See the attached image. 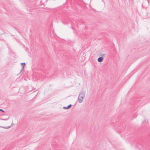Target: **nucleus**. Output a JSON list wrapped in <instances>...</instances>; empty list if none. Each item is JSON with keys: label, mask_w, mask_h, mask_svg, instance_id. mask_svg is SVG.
Returning <instances> with one entry per match:
<instances>
[{"label": "nucleus", "mask_w": 150, "mask_h": 150, "mask_svg": "<svg viewBox=\"0 0 150 150\" xmlns=\"http://www.w3.org/2000/svg\"><path fill=\"white\" fill-rule=\"evenodd\" d=\"M86 92L84 91H82L79 95L78 97V100L79 103H81L83 100V98L85 96Z\"/></svg>", "instance_id": "obj_1"}, {"label": "nucleus", "mask_w": 150, "mask_h": 150, "mask_svg": "<svg viewBox=\"0 0 150 150\" xmlns=\"http://www.w3.org/2000/svg\"><path fill=\"white\" fill-rule=\"evenodd\" d=\"M137 148L140 150H150V146L146 147L145 146H144L141 144L138 146Z\"/></svg>", "instance_id": "obj_2"}, {"label": "nucleus", "mask_w": 150, "mask_h": 150, "mask_svg": "<svg viewBox=\"0 0 150 150\" xmlns=\"http://www.w3.org/2000/svg\"><path fill=\"white\" fill-rule=\"evenodd\" d=\"M21 64L22 67V68L21 70L20 71V72L18 74H19L22 72L24 69V66L25 65V63H21Z\"/></svg>", "instance_id": "obj_3"}, {"label": "nucleus", "mask_w": 150, "mask_h": 150, "mask_svg": "<svg viewBox=\"0 0 150 150\" xmlns=\"http://www.w3.org/2000/svg\"><path fill=\"white\" fill-rule=\"evenodd\" d=\"M103 59V57H99L97 59V61L99 62H102Z\"/></svg>", "instance_id": "obj_4"}, {"label": "nucleus", "mask_w": 150, "mask_h": 150, "mask_svg": "<svg viewBox=\"0 0 150 150\" xmlns=\"http://www.w3.org/2000/svg\"><path fill=\"white\" fill-rule=\"evenodd\" d=\"M72 106V105L70 104L67 106V107H64L63 108L64 109H68L70 108Z\"/></svg>", "instance_id": "obj_5"}, {"label": "nucleus", "mask_w": 150, "mask_h": 150, "mask_svg": "<svg viewBox=\"0 0 150 150\" xmlns=\"http://www.w3.org/2000/svg\"><path fill=\"white\" fill-rule=\"evenodd\" d=\"M11 127V126H8V127H5V129H8L10 128Z\"/></svg>", "instance_id": "obj_6"}, {"label": "nucleus", "mask_w": 150, "mask_h": 150, "mask_svg": "<svg viewBox=\"0 0 150 150\" xmlns=\"http://www.w3.org/2000/svg\"><path fill=\"white\" fill-rule=\"evenodd\" d=\"M0 111L3 112H4V111L2 109H0Z\"/></svg>", "instance_id": "obj_7"}, {"label": "nucleus", "mask_w": 150, "mask_h": 150, "mask_svg": "<svg viewBox=\"0 0 150 150\" xmlns=\"http://www.w3.org/2000/svg\"><path fill=\"white\" fill-rule=\"evenodd\" d=\"M18 38H16V40L17 41L20 42V41L19 40H18Z\"/></svg>", "instance_id": "obj_8"}, {"label": "nucleus", "mask_w": 150, "mask_h": 150, "mask_svg": "<svg viewBox=\"0 0 150 150\" xmlns=\"http://www.w3.org/2000/svg\"><path fill=\"white\" fill-rule=\"evenodd\" d=\"M0 127H1L2 128H4V129H5V127H2V126H0Z\"/></svg>", "instance_id": "obj_9"}, {"label": "nucleus", "mask_w": 150, "mask_h": 150, "mask_svg": "<svg viewBox=\"0 0 150 150\" xmlns=\"http://www.w3.org/2000/svg\"><path fill=\"white\" fill-rule=\"evenodd\" d=\"M105 54H102L101 55V56H103V55H105Z\"/></svg>", "instance_id": "obj_10"}, {"label": "nucleus", "mask_w": 150, "mask_h": 150, "mask_svg": "<svg viewBox=\"0 0 150 150\" xmlns=\"http://www.w3.org/2000/svg\"><path fill=\"white\" fill-rule=\"evenodd\" d=\"M7 119H3V120H7Z\"/></svg>", "instance_id": "obj_11"}]
</instances>
